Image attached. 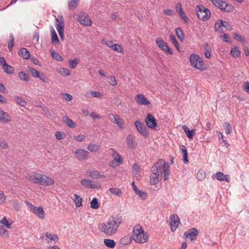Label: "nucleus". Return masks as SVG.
Here are the masks:
<instances>
[{"mask_svg":"<svg viewBox=\"0 0 249 249\" xmlns=\"http://www.w3.org/2000/svg\"><path fill=\"white\" fill-rule=\"evenodd\" d=\"M122 223L120 217H111L105 222L100 223L98 225V230L107 236L114 235Z\"/></svg>","mask_w":249,"mask_h":249,"instance_id":"1","label":"nucleus"},{"mask_svg":"<svg viewBox=\"0 0 249 249\" xmlns=\"http://www.w3.org/2000/svg\"><path fill=\"white\" fill-rule=\"evenodd\" d=\"M132 238L137 243L144 244L149 241V235L141 225L137 224L133 228Z\"/></svg>","mask_w":249,"mask_h":249,"instance_id":"2","label":"nucleus"},{"mask_svg":"<svg viewBox=\"0 0 249 249\" xmlns=\"http://www.w3.org/2000/svg\"><path fill=\"white\" fill-rule=\"evenodd\" d=\"M169 164L163 159L159 160L152 167L151 171L156 172L157 173L164 176L165 180L169 178L170 174Z\"/></svg>","mask_w":249,"mask_h":249,"instance_id":"3","label":"nucleus"},{"mask_svg":"<svg viewBox=\"0 0 249 249\" xmlns=\"http://www.w3.org/2000/svg\"><path fill=\"white\" fill-rule=\"evenodd\" d=\"M189 61L190 65L193 68L203 71L207 69V66L202 58L199 55L192 53L190 55Z\"/></svg>","mask_w":249,"mask_h":249,"instance_id":"4","label":"nucleus"},{"mask_svg":"<svg viewBox=\"0 0 249 249\" xmlns=\"http://www.w3.org/2000/svg\"><path fill=\"white\" fill-rule=\"evenodd\" d=\"M196 11L198 18L202 21H208L211 18V11L202 5H197L196 6Z\"/></svg>","mask_w":249,"mask_h":249,"instance_id":"5","label":"nucleus"},{"mask_svg":"<svg viewBox=\"0 0 249 249\" xmlns=\"http://www.w3.org/2000/svg\"><path fill=\"white\" fill-rule=\"evenodd\" d=\"M216 7L225 12H230L232 11L233 6L228 4L225 1L222 0H209Z\"/></svg>","mask_w":249,"mask_h":249,"instance_id":"6","label":"nucleus"},{"mask_svg":"<svg viewBox=\"0 0 249 249\" xmlns=\"http://www.w3.org/2000/svg\"><path fill=\"white\" fill-rule=\"evenodd\" d=\"M42 174L33 171L26 174V178L31 183L40 185Z\"/></svg>","mask_w":249,"mask_h":249,"instance_id":"7","label":"nucleus"},{"mask_svg":"<svg viewBox=\"0 0 249 249\" xmlns=\"http://www.w3.org/2000/svg\"><path fill=\"white\" fill-rule=\"evenodd\" d=\"M77 21L82 25L89 26L92 24V21L89 16L86 13H80L76 18Z\"/></svg>","mask_w":249,"mask_h":249,"instance_id":"8","label":"nucleus"},{"mask_svg":"<svg viewBox=\"0 0 249 249\" xmlns=\"http://www.w3.org/2000/svg\"><path fill=\"white\" fill-rule=\"evenodd\" d=\"M27 206L31 211L38 218L43 219L45 218V213L42 207H37L28 201L25 202Z\"/></svg>","mask_w":249,"mask_h":249,"instance_id":"9","label":"nucleus"},{"mask_svg":"<svg viewBox=\"0 0 249 249\" xmlns=\"http://www.w3.org/2000/svg\"><path fill=\"white\" fill-rule=\"evenodd\" d=\"M135 101L137 105L140 106H149L151 104L150 101L142 93L137 94Z\"/></svg>","mask_w":249,"mask_h":249,"instance_id":"10","label":"nucleus"},{"mask_svg":"<svg viewBox=\"0 0 249 249\" xmlns=\"http://www.w3.org/2000/svg\"><path fill=\"white\" fill-rule=\"evenodd\" d=\"M180 224V219L177 214H173L170 216V226L172 231L174 232Z\"/></svg>","mask_w":249,"mask_h":249,"instance_id":"11","label":"nucleus"},{"mask_svg":"<svg viewBox=\"0 0 249 249\" xmlns=\"http://www.w3.org/2000/svg\"><path fill=\"white\" fill-rule=\"evenodd\" d=\"M145 123L147 126L151 129H155L157 125L156 119L154 116L150 113L147 115L145 119Z\"/></svg>","mask_w":249,"mask_h":249,"instance_id":"12","label":"nucleus"},{"mask_svg":"<svg viewBox=\"0 0 249 249\" xmlns=\"http://www.w3.org/2000/svg\"><path fill=\"white\" fill-rule=\"evenodd\" d=\"M156 43L158 46L163 51H164L170 54H172L173 52L169 47L168 44L162 39L158 38L156 40Z\"/></svg>","mask_w":249,"mask_h":249,"instance_id":"13","label":"nucleus"},{"mask_svg":"<svg viewBox=\"0 0 249 249\" xmlns=\"http://www.w3.org/2000/svg\"><path fill=\"white\" fill-rule=\"evenodd\" d=\"M135 125L137 130L145 137L148 136V132L147 130V128L144 124L140 122L139 120H137L135 122Z\"/></svg>","mask_w":249,"mask_h":249,"instance_id":"14","label":"nucleus"},{"mask_svg":"<svg viewBox=\"0 0 249 249\" xmlns=\"http://www.w3.org/2000/svg\"><path fill=\"white\" fill-rule=\"evenodd\" d=\"M150 175L149 183L151 185H155L158 184L162 178V175L157 173L156 172L151 171Z\"/></svg>","mask_w":249,"mask_h":249,"instance_id":"15","label":"nucleus"},{"mask_svg":"<svg viewBox=\"0 0 249 249\" xmlns=\"http://www.w3.org/2000/svg\"><path fill=\"white\" fill-rule=\"evenodd\" d=\"M74 154L76 158L80 160H87L89 155V152L83 149L76 150Z\"/></svg>","mask_w":249,"mask_h":249,"instance_id":"16","label":"nucleus"},{"mask_svg":"<svg viewBox=\"0 0 249 249\" xmlns=\"http://www.w3.org/2000/svg\"><path fill=\"white\" fill-rule=\"evenodd\" d=\"M212 178H216L217 180L220 181H225L227 183H229L230 182V176L229 175H224L222 172L220 171L213 175Z\"/></svg>","mask_w":249,"mask_h":249,"instance_id":"17","label":"nucleus"},{"mask_svg":"<svg viewBox=\"0 0 249 249\" xmlns=\"http://www.w3.org/2000/svg\"><path fill=\"white\" fill-rule=\"evenodd\" d=\"M11 121L12 117L10 114L0 108V122L3 124H8Z\"/></svg>","mask_w":249,"mask_h":249,"instance_id":"18","label":"nucleus"},{"mask_svg":"<svg viewBox=\"0 0 249 249\" xmlns=\"http://www.w3.org/2000/svg\"><path fill=\"white\" fill-rule=\"evenodd\" d=\"M54 182V181L53 178L42 174L40 185L44 186H50L53 185Z\"/></svg>","mask_w":249,"mask_h":249,"instance_id":"19","label":"nucleus"},{"mask_svg":"<svg viewBox=\"0 0 249 249\" xmlns=\"http://www.w3.org/2000/svg\"><path fill=\"white\" fill-rule=\"evenodd\" d=\"M127 145L129 149H134L137 146L135 137L132 135H128L126 138Z\"/></svg>","mask_w":249,"mask_h":249,"instance_id":"20","label":"nucleus"},{"mask_svg":"<svg viewBox=\"0 0 249 249\" xmlns=\"http://www.w3.org/2000/svg\"><path fill=\"white\" fill-rule=\"evenodd\" d=\"M198 234V231L196 228H192L190 230L185 231L184 233L185 238H188L191 240H195Z\"/></svg>","mask_w":249,"mask_h":249,"instance_id":"21","label":"nucleus"},{"mask_svg":"<svg viewBox=\"0 0 249 249\" xmlns=\"http://www.w3.org/2000/svg\"><path fill=\"white\" fill-rule=\"evenodd\" d=\"M29 71L32 74L33 77L38 78L41 79L43 82H46V78L45 77L44 74L43 73H40L37 71L36 69L29 67Z\"/></svg>","mask_w":249,"mask_h":249,"instance_id":"22","label":"nucleus"},{"mask_svg":"<svg viewBox=\"0 0 249 249\" xmlns=\"http://www.w3.org/2000/svg\"><path fill=\"white\" fill-rule=\"evenodd\" d=\"M85 96L89 98L93 97L102 98L103 97L104 94L100 92H96L94 90H89L86 92Z\"/></svg>","mask_w":249,"mask_h":249,"instance_id":"23","label":"nucleus"},{"mask_svg":"<svg viewBox=\"0 0 249 249\" xmlns=\"http://www.w3.org/2000/svg\"><path fill=\"white\" fill-rule=\"evenodd\" d=\"M80 183L82 186L87 188H96L97 187V186L96 184H93L92 181L90 179H82Z\"/></svg>","mask_w":249,"mask_h":249,"instance_id":"24","label":"nucleus"},{"mask_svg":"<svg viewBox=\"0 0 249 249\" xmlns=\"http://www.w3.org/2000/svg\"><path fill=\"white\" fill-rule=\"evenodd\" d=\"M182 128L186 133L187 137L189 139H192L196 134V130L192 129L190 130L186 125H183L182 126Z\"/></svg>","mask_w":249,"mask_h":249,"instance_id":"25","label":"nucleus"},{"mask_svg":"<svg viewBox=\"0 0 249 249\" xmlns=\"http://www.w3.org/2000/svg\"><path fill=\"white\" fill-rule=\"evenodd\" d=\"M230 53L233 57L237 58L240 56L241 52L238 47L236 45L234 44L231 50Z\"/></svg>","mask_w":249,"mask_h":249,"instance_id":"26","label":"nucleus"},{"mask_svg":"<svg viewBox=\"0 0 249 249\" xmlns=\"http://www.w3.org/2000/svg\"><path fill=\"white\" fill-rule=\"evenodd\" d=\"M89 177L93 179H100L105 178L106 176L103 174H101L97 171H93L89 172Z\"/></svg>","mask_w":249,"mask_h":249,"instance_id":"27","label":"nucleus"},{"mask_svg":"<svg viewBox=\"0 0 249 249\" xmlns=\"http://www.w3.org/2000/svg\"><path fill=\"white\" fill-rule=\"evenodd\" d=\"M111 116L114 118L113 123L117 124L120 129H123L124 124V120L118 115H111Z\"/></svg>","mask_w":249,"mask_h":249,"instance_id":"28","label":"nucleus"},{"mask_svg":"<svg viewBox=\"0 0 249 249\" xmlns=\"http://www.w3.org/2000/svg\"><path fill=\"white\" fill-rule=\"evenodd\" d=\"M132 238L129 235L124 236L120 239V244L123 245H128L132 242Z\"/></svg>","mask_w":249,"mask_h":249,"instance_id":"29","label":"nucleus"},{"mask_svg":"<svg viewBox=\"0 0 249 249\" xmlns=\"http://www.w3.org/2000/svg\"><path fill=\"white\" fill-rule=\"evenodd\" d=\"M18 54L20 56L26 59H28L30 57V52L26 49L24 48L20 49Z\"/></svg>","mask_w":249,"mask_h":249,"instance_id":"30","label":"nucleus"},{"mask_svg":"<svg viewBox=\"0 0 249 249\" xmlns=\"http://www.w3.org/2000/svg\"><path fill=\"white\" fill-rule=\"evenodd\" d=\"M109 191L111 194L118 197H121L123 194L122 191L117 187L110 188L109 189Z\"/></svg>","mask_w":249,"mask_h":249,"instance_id":"31","label":"nucleus"},{"mask_svg":"<svg viewBox=\"0 0 249 249\" xmlns=\"http://www.w3.org/2000/svg\"><path fill=\"white\" fill-rule=\"evenodd\" d=\"M104 243L107 247L111 249L114 248L116 245V243L113 239H105Z\"/></svg>","mask_w":249,"mask_h":249,"instance_id":"32","label":"nucleus"},{"mask_svg":"<svg viewBox=\"0 0 249 249\" xmlns=\"http://www.w3.org/2000/svg\"><path fill=\"white\" fill-rule=\"evenodd\" d=\"M51 39L53 43H59V39L53 27L51 28Z\"/></svg>","mask_w":249,"mask_h":249,"instance_id":"33","label":"nucleus"},{"mask_svg":"<svg viewBox=\"0 0 249 249\" xmlns=\"http://www.w3.org/2000/svg\"><path fill=\"white\" fill-rule=\"evenodd\" d=\"M45 235L46 237L45 240L47 239H49L51 241H57L58 237L56 234H52L49 232H46L45 233Z\"/></svg>","mask_w":249,"mask_h":249,"instance_id":"34","label":"nucleus"},{"mask_svg":"<svg viewBox=\"0 0 249 249\" xmlns=\"http://www.w3.org/2000/svg\"><path fill=\"white\" fill-rule=\"evenodd\" d=\"M14 100L17 104L21 107H25L27 104L25 100L20 96H16L14 98Z\"/></svg>","mask_w":249,"mask_h":249,"instance_id":"35","label":"nucleus"},{"mask_svg":"<svg viewBox=\"0 0 249 249\" xmlns=\"http://www.w3.org/2000/svg\"><path fill=\"white\" fill-rule=\"evenodd\" d=\"M63 120L67 124V125L71 128H74L76 126V124L74 123L72 120L67 116L63 117Z\"/></svg>","mask_w":249,"mask_h":249,"instance_id":"36","label":"nucleus"},{"mask_svg":"<svg viewBox=\"0 0 249 249\" xmlns=\"http://www.w3.org/2000/svg\"><path fill=\"white\" fill-rule=\"evenodd\" d=\"M87 149L91 152H96L100 149V146L98 145L90 143L87 147Z\"/></svg>","mask_w":249,"mask_h":249,"instance_id":"37","label":"nucleus"},{"mask_svg":"<svg viewBox=\"0 0 249 249\" xmlns=\"http://www.w3.org/2000/svg\"><path fill=\"white\" fill-rule=\"evenodd\" d=\"M2 69L7 74H13L14 71V68L7 64H4V66L2 67Z\"/></svg>","mask_w":249,"mask_h":249,"instance_id":"38","label":"nucleus"},{"mask_svg":"<svg viewBox=\"0 0 249 249\" xmlns=\"http://www.w3.org/2000/svg\"><path fill=\"white\" fill-rule=\"evenodd\" d=\"M57 71L62 76H69L71 73L68 69L65 68H59Z\"/></svg>","mask_w":249,"mask_h":249,"instance_id":"39","label":"nucleus"},{"mask_svg":"<svg viewBox=\"0 0 249 249\" xmlns=\"http://www.w3.org/2000/svg\"><path fill=\"white\" fill-rule=\"evenodd\" d=\"M79 2V0H71L69 1L68 7L70 10H74L77 7Z\"/></svg>","mask_w":249,"mask_h":249,"instance_id":"40","label":"nucleus"},{"mask_svg":"<svg viewBox=\"0 0 249 249\" xmlns=\"http://www.w3.org/2000/svg\"><path fill=\"white\" fill-rule=\"evenodd\" d=\"M223 25V20L222 19H219L216 22H215L214 26V29L216 32H221L222 28Z\"/></svg>","mask_w":249,"mask_h":249,"instance_id":"41","label":"nucleus"},{"mask_svg":"<svg viewBox=\"0 0 249 249\" xmlns=\"http://www.w3.org/2000/svg\"><path fill=\"white\" fill-rule=\"evenodd\" d=\"M50 53L52 57L56 60L58 61H62L63 60L62 57L57 53L55 52L54 50H51Z\"/></svg>","mask_w":249,"mask_h":249,"instance_id":"42","label":"nucleus"},{"mask_svg":"<svg viewBox=\"0 0 249 249\" xmlns=\"http://www.w3.org/2000/svg\"><path fill=\"white\" fill-rule=\"evenodd\" d=\"M180 150L181 151V152L183 154V160L184 161V162L185 163H187L189 161L188 159L187 150L185 148V146L183 145L181 146Z\"/></svg>","mask_w":249,"mask_h":249,"instance_id":"43","label":"nucleus"},{"mask_svg":"<svg viewBox=\"0 0 249 249\" xmlns=\"http://www.w3.org/2000/svg\"><path fill=\"white\" fill-rule=\"evenodd\" d=\"M64 26H63L56 25V30L58 31V33L59 34L60 38L63 40H64Z\"/></svg>","mask_w":249,"mask_h":249,"instance_id":"44","label":"nucleus"},{"mask_svg":"<svg viewBox=\"0 0 249 249\" xmlns=\"http://www.w3.org/2000/svg\"><path fill=\"white\" fill-rule=\"evenodd\" d=\"M73 201L76 207H79L82 206V198L77 195H74Z\"/></svg>","mask_w":249,"mask_h":249,"instance_id":"45","label":"nucleus"},{"mask_svg":"<svg viewBox=\"0 0 249 249\" xmlns=\"http://www.w3.org/2000/svg\"><path fill=\"white\" fill-rule=\"evenodd\" d=\"M176 34L178 39L182 41L184 38V34L180 28L176 29Z\"/></svg>","mask_w":249,"mask_h":249,"instance_id":"46","label":"nucleus"},{"mask_svg":"<svg viewBox=\"0 0 249 249\" xmlns=\"http://www.w3.org/2000/svg\"><path fill=\"white\" fill-rule=\"evenodd\" d=\"M170 39L172 43L175 45L176 49L179 51V45L178 43L175 36L171 35L169 36Z\"/></svg>","mask_w":249,"mask_h":249,"instance_id":"47","label":"nucleus"},{"mask_svg":"<svg viewBox=\"0 0 249 249\" xmlns=\"http://www.w3.org/2000/svg\"><path fill=\"white\" fill-rule=\"evenodd\" d=\"M178 14L184 23H188L189 19L184 11L178 13Z\"/></svg>","mask_w":249,"mask_h":249,"instance_id":"48","label":"nucleus"},{"mask_svg":"<svg viewBox=\"0 0 249 249\" xmlns=\"http://www.w3.org/2000/svg\"><path fill=\"white\" fill-rule=\"evenodd\" d=\"M0 148L5 150H7L8 148L7 141L2 138H0Z\"/></svg>","mask_w":249,"mask_h":249,"instance_id":"49","label":"nucleus"},{"mask_svg":"<svg viewBox=\"0 0 249 249\" xmlns=\"http://www.w3.org/2000/svg\"><path fill=\"white\" fill-rule=\"evenodd\" d=\"M112 50L117 52L118 53H123L124 49L122 46L118 44H113V47L112 48Z\"/></svg>","mask_w":249,"mask_h":249,"instance_id":"50","label":"nucleus"},{"mask_svg":"<svg viewBox=\"0 0 249 249\" xmlns=\"http://www.w3.org/2000/svg\"><path fill=\"white\" fill-rule=\"evenodd\" d=\"M196 177L199 180H203L206 177V174L202 170H199L196 174Z\"/></svg>","mask_w":249,"mask_h":249,"instance_id":"51","label":"nucleus"},{"mask_svg":"<svg viewBox=\"0 0 249 249\" xmlns=\"http://www.w3.org/2000/svg\"><path fill=\"white\" fill-rule=\"evenodd\" d=\"M223 126L225 128L226 133L227 134H230L232 132V128L230 124L228 122H224L223 124Z\"/></svg>","mask_w":249,"mask_h":249,"instance_id":"52","label":"nucleus"},{"mask_svg":"<svg viewBox=\"0 0 249 249\" xmlns=\"http://www.w3.org/2000/svg\"><path fill=\"white\" fill-rule=\"evenodd\" d=\"M90 207L94 209H97L99 208L98 200L96 198H94L90 202Z\"/></svg>","mask_w":249,"mask_h":249,"instance_id":"53","label":"nucleus"},{"mask_svg":"<svg viewBox=\"0 0 249 249\" xmlns=\"http://www.w3.org/2000/svg\"><path fill=\"white\" fill-rule=\"evenodd\" d=\"M113 156L114 157V159L118 163L123 162V159L121 157V155L119 154L118 153L115 151L112 154Z\"/></svg>","mask_w":249,"mask_h":249,"instance_id":"54","label":"nucleus"},{"mask_svg":"<svg viewBox=\"0 0 249 249\" xmlns=\"http://www.w3.org/2000/svg\"><path fill=\"white\" fill-rule=\"evenodd\" d=\"M135 193L139 196L142 199L145 200L147 197V194L145 192H142L140 190H136Z\"/></svg>","mask_w":249,"mask_h":249,"instance_id":"55","label":"nucleus"},{"mask_svg":"<svg viewBox=\"0 0 249 249\" xmlns=\"http://www.w3.org/2000/svg\"><path fill=\"white\" fill-rule=\"evenodd\" d=\"M18 76L21 80L25 81H28L29 80L28 75L23 71H20L18 73Z\"/></svg>","mask_w":249,"mask_h":249,"instance_id":"56","label":"nucleus"},{"mask_svg":"<svg viewBox=\"0 0 249 249\" xmlns=\"http://www.w3.org/2000/svg\"><path fill=\"white\" fill-rule=\"evenodd\" d=\"M101 41L103 44H105L112 50V48L113 47V44L114 43L113 41L110 40H107L105 39H103Z\"/></svg>","mask_w":249,"mask_h":249,"instance_id":"57","label":"nucleus"},{"mask_svg":"<svg viewBox=\"0 0 249 249\" xmlns=\"http://www.w3.org/2000/svg\"><path fill=\"white\" fill-rule=\"evenodd\" d=\"M14 44V37L13 35L9 36V41L8 42V48L10 51L13 49Z\"/></svg>","mask_w":249,"mask_h":249,"instance_id":"58","label":"nucleus"},{"mask_svg":"<svg viewBox=\"0 0 249 249\" xmlns=\"http://www.w3.org/2000/svg\"><path fill=\"white\" fill-rule=\"evenodd\" d=\"M0 223L7 227L8 229L11 228V224H9L6 217H3L0 221Z\"/></svg>","mask_w":249,"mask_h":249,"instance_id":"59","label":"nucleus"},{"mask_svg":"<svg viewBox=\"0 0 249 249\" xmlns=\"http://www.w3.org/2000/svg\"><path fill=\"white\" fill-rule=\"evenodd\" d=\"M69 61L70 66L71 69L75 68L78 63V60L77 59H71Z\"/></svg>","mask_w":249,"mask_h":249,"instance_id":"60","label":"nucleus"},{"mask_svg":"<svg viewBox=\"0 0 249 249\" xmlns=\"http://www.w3.org/2000/svg\"><path fill=\"white\" fill-rule=\"evenodd\" d=\"M234 38L236 40L240 41L241 42L244 43L245 42V38L242 36L239 35L236 33H233Z\"/></svg>","mask_w":249,"mask_h":249,"instance_id":"61","label":"nucleus"},{"mask_svg":"<svg viewBox=\"0 0 249 249\" xmlns=\"http://www.w3.org/2000/svg\"><path fill=\"white\" fill-rule=\"evenodd\" d=\"M55 136L57 140H60L64 138L65 134L64 132L56 131L55 133Z\"/></svg>","mask_w":249,"mask_h":249,"instance_id":"62","label":"nucleus"},{"mask_svg":"<svg viewBox=\"0 0 249 249\" xmlns=\"http://www.w3.org/2000/svg\"><path fill=\"white\" fill-rule=\"evenodd\" d=\"M61 95L63 99H65L67 101H70L72 99V96L70 94H69V93H62L61 94Z\"/></svg>","mask_w":249,"mask_h":249,"instance_id":"63","label":"nucleus"},{"mask_svg":"<svg viewBox=\"0 0 249 249\" xmlns=\"http://www.w3.org/2000/svg\"><path fill=\"white\" fill-rule=\"evenodd\" d=\"M243 90L249 94V82L248 81L243 83Z\"/></svg>","mask_w":249,"mask_h":249,"instance_id":"64","label":"nucleus"}]
</instances>
